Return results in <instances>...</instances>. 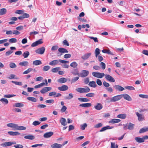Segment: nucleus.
<instances>
[{"label": "nucleus", "instance_id": "nucleus-1", "mask_svg": "<svg viewBox=\"0 0 148 148\" xmlns=\"http://www.w3.org/2000/svg\"><path fill=\"white\" fill-rule=\"evenodd\" d=\"M92 75L94 77L99 78H101L105 76V78L108 81L113 82L115 81L114 79L111 76L109 75H105L103 73L93 72L92 73Z\"/></svg>", "mask_w": 148, "mask_h": 148}, {"label": "nucleus", "instance_id": "nucleus-2", "mask_svg": "<svg viewBox=\"0 0 148 148\" xmlns=\"http://www.w3.org/2000/svg\"><path fill=\"white\" fill-rule=\"evenodd\" d=\"M75 90L78 92L81 93H87L90 92V89L87 86H85V88H79L75 89Z\"/></svg>", "mask_w": 148, "mask_h": 148}, {"label": "nucleus", "instance_id": "nucleus-3", "mask_svg": "<svg viewBox=\"0 0 148 148\" xmlns=\"http://www.w3.org/2000/svg\"><path fill=\"white\" fill-rule=\"evenodd\" d=\"M89 74V72L88 71L83 70L82 72L79 74V76L82 77H84L87 76Z\"/></svg>", "mask_w": 148, "mask_h": 148}, {"label": "nucleus", "instance_id": "nucleus-4", "mask_svg": "<svg viewBox=\"0 0 148 148\" xmlns=\"http://www.w3.org/2000/svg\"><path fill=\"white\" fill-rule=\"evenodd\" d=\"M45 50V47H42L36 50L35 52L37 53L42 54L44 53Z\"/></svg>", "mask_w": 148, "mask_h": 148}, {"label": "nucleus", "instance_id": "nucleus-5", "mask_svg": "<svg viewBox=\"0 0 148 148\" xmlns=\"http://www.w3.org/2000/svg\"><path fill=\"white\" fill-rule=\"evenodd\" d=\"M51 88L50 87H45L41 90L40 92L42 94H44L46 92L51 90Z\"/></svg>", "mask_w": 148, "mask_h": 148}, {"label": "nucleus", "instance_id": "nucleus-6", "mask_svg": "<svg viewBox=\"0 0 148 148\" xmlns=\"http://www.w3.org/2000/svg\"><path fill=\"white\" fill-rule=\"evenodd\" d=\"M121 97H123L125 100L129 101H131L132 100L131 97L128 94H124L121 95Z\"/></svg>", "mask_w": 148, "mask_h": 148}, {"label": "nucleus", "instance_id": "nucleus-7", "mask_svg": "<svg viewBox=\"0 0 148 148\" xmlns=\"http://www.w3.org/2000/svg\"><path fill=\"white\" fill-rule=\"evenodd\" d=\"M121 95H119L112 97V102H115L121 99L122 98Z\"/></svg>", "mask_w": 148, "mask_h": 148}, {"label": "nucleus", "instance_id": "nucleus-8", "mask_svg": "<svg viewBox=\"0 0 148 148\" xmlns=\"http://www.w3.org/2000/svg\"><path fill=\"white\" fill-rule=\"evenodd\" d=\"M53 134V132H47L45 133L43 137L45 138H47L50 137Z\"/></svg>", "mask_w": 148, "mask_h": 148}, {"label": "nucleus", "instance_id": "nucleus-9", "mask_svg": "<svg viewBox=\"0 0 148 148\" xmlns=\"http://www.w3.org/2000/svg\"><path fill=\"white\" fill-rule=\"evenodd\" d=\"M94 108L96 110H100L103 108V106L101 103H97L94 106Z\"/></svg>", "mask_w": 148, "mask_h": 148}, {"label": "nucleus", "instance_id": "nucleus-10", "mask_svg": "<svg viewBox=\"0 0 148 148\" xmlns=\"http://www.w3.org/2000/svg\"><path fill=\"white\" fill-rule=\"evenodd\" d=\"M68 87L66 85H63L62 86L58 87V89L62 91H64L67 90L68 89Z\"/></svg>", "mask_w": 148, "mask_h": 148}, {"label": "nucleus", "instance_id": "nucleus-11", "mask_svg": "<svg viewBox=\"0 0 148 148\" xmlns=\"http://www.w3.org/2000/svg\"><path fill=\"white\" fill-rule=\"evenodd\" d=\"M62 147V145L61 144L55 143L51 145V147L52 148H61Z\"/></svg>", "mask_w": 148, "mask_h": 148}, {"label": "nucleus", "instance_id": "nucleus-12", "mask_svg": "<svg viewBox=\"0 0 148 148\" xmlns=\"http://www.w3.org/2000/svg\"><path fill=\"white\" fill-rule=\"evenodd\" d=\"M136 114L138 117V119L139 121H142L144 120V117L142 114H139L138 112H137Z\"/></svg>", "mask_w": 148, "mask_h": 148}, {"label": "nucleus", "instance_id": "nucleus-13", "mask_svg": "<svg viewBox=\"0 0 148 148\" xmlns=\"http://www.w3.org/2000/svg\"><path fill=\"white\" fill-rule=\"evenodd\" d=\"M91 53H87L84 54L81 57V58L84 60H86L89 57L91 56Z\"/></svg>", "mask_w": 148, "mask_h": 148}, {"label": "nucleus", "instance_id": "nucleus-14", "mask_svg": "<svg viewBox=\"0 0 148 148\" xmlns=\"http://www.w3.org/2000/svg\"><path fill=\"white\" fill-rule=\"evenodd\" d=\"M114 128L113 126H106L102 127L100 130V132H103L107 130L110 129Z\"/></svg>", "mask_w": 148, "mask_h": 148}, {"label": "nucleus", "instance_id": "nucleus-15", "mask_svg": "<svg viewBox=\"0 0 148 148\" xmlns=\"http://www.w3.org/2000/svg\"><path fill=\"white\" fill-rule=\"evenodd\" d=\"M60 122L61 125L63 126L66 125L67 124L66 119L63 118H60Z\"/></svg>", "mask_w": 148, "mask_h": 148}, {"label": "nucleus", "instance_id": "nucleus-16", "mask_svg": "<svg viewBox=\"0 0 148 148\" xmlns=\"http://www.w3.org/2000/svg\"><path fill=\"white\" fill-rule=\"evenodd\" d=\"M16 128L15 129V130H25L26 129L25 127H24L23 126H18V125L16 124Z\"/></svg>", "mask_w": 148, "mask_h": 148}, {"label": "nucleus", "instance_id": "nucleus-17", "mask_svg": "<svg viewBox=\"0 0 148 148\" xmlns=\"http://www.w3.org/2000/svg\"><path fill=\"white\" fill-rule=\"evenodd\" d=\"M115 89L120 91H122L124 90V88L119 85H115L114 86Z\"/></svg>", "mask_w": 148, "mask_h": 148}, {"label": "nucleus", "instance_id": "nucleus-18", "mask_svg": "<svg viewBox=\"0 0 148 148\" xmlns=\"http://www.w3.org/2000/svg\"><path fill=\"white\" fill-rule=\"evenodd\" d=\"M121 120L119 119H114L111 120L109 122V123H118L120 122Z\"/></svg>", "mask_w": 148, "mask_h": 148}, {"label": "nucleus", "instance_id": "nucleus-19", "mask_svg": "<svg viewBox=\"0 0 148 148\" xmlns=\"http://www.w3.org/2000/svg\"><path fill=\"white\" fill-rule=\"evenodd\" d=\"M8 133L10 135L12 136L19 135L20 134L18 132L9 131L8 132Z\"/></svg>", "mask_w": 148, "mask_h": 148}, {"label": "nucleus", "instance_id": "nucleus-20", "mask_svg": "<svg viewBox=\"0 0 148 148\" xmlns=\"http://www.w3.org/2000/svg\"><path fill=\"white\" fill-rule=\"evenodd\" d=\"M92 106V104L90 103H86L80 104L79 105L80 107H82L85 108L90 107Z\"/></svg>", "mask_w": 148, "mask_h": 148}, {"label": "nucleus", "instance_id": "nucleus-21", "mask_svg": "<svg viewBox=\"0 0 148 148\" xmlns=\"http://www.w3.org/2000/svg\"><path fill=\"white\" fill-rule=\"evenodd\" d=\"M88 85L89 86L94 88L96 87L97 86V85L96 84L95 82L94 81L89 82V83L88 84Z\"/></svg>", "mask_w": 148, "mask_h": 148}, {"label": "nucleus", "instance_id": "nucleus-22", "mask_svg": "<svg viewBox=\"0 0 148 148\" xmlns=\"http://www.w3.org/2000/svg\"><path fill=\"white\" fill-rule=\"evenodd\" d=\"M59 61L58 60H54L49 63V64L51 66L56 65L59 63Z\"/></svg>", "mask_w": 148, "mask_h": 148}, {"label": "nucleus", "instance_id": "nucleus-23", "mask_svg": "<svg viewBox=\"0 0 148 148\" xmlns=\"http://www.w3.org/2000/svg\"><path fill=\"white\" fill-rule=\"evenodd\" d=\"M135 139L136 142L138 143H143L145 141V140H143V138L136 137L135 138Z\"/></svg>", "mask_w": 148, "mask_h": 148}, {"label": "nucleus", "instance_id": "nucleus-24", "mask_svg": "<svg viewBox=\"0 0 148 148\" xmlns=\"http://www.w3.org/2000/svg\"><path fill=\"white\" fill-rule=\"evenodd\" d=\"M67 81V79L64 77H61L59 79L58 81V82L63 83L66 82Z\"/></svg>", "mask_w": 148, "mask_h": 148}, {"label": "nucleus", "instance_id": "nucleus-25", "mask_svg": "<svg viewBox=\"0 0 148 148\" xmlns=\"http://www.w3.org/2000/svg\"><path fill=\"white\" fill-rule=\"evenodd\" d=\"M24 138L25 139L30 140H34L35 138V136L32 135L25 136Z\"/></svg>", "mask_w": 148, "mask_h": 148}, {"label": "nucleus", "instance_id": "nucleus-26", "mask_svg": "<svg viewBox=\"0 0 148 148\" xmlns=\"http://www.w3.org/2000/svg\"><path fill=\"white\" fill-rule=\"evenodd\" d=\"M58 51L61 53H68V51L65 49L63 48H60L58 49Z\"/></svg>", "mask_w": 148, "mask_h": 148}, {"label": "nucleus", "instance_id": "nucleus-27", "mask_svg": "<svg viewBox=\"0 0 148 148\" xmlns=\"http://www.w3.org/2000/svg\"><path fill=\"white\" fill-rule=\"evenodd\" d=\"M7 12V10L5 8L0 9V15H2L5 14Z\"/></svg>", "mask_w": 148, "mask_h": 148}, {"label": "nucleus", "instance_id": "nucleus-28", "mask_svg": "<svg viewBox=\"0 0 148 148\" xmlns=\"http://www.w3.org/2000/svg\"><path fill=\"white\" fill-rule=\"evenodd\" d=\"M1 145L3 147H6L7 146H11L10 144V142H7L3 143Z\"/></svg>", "mask_w": 148, "mask_h": 148}, {"label": "nucleus", "instance_id": "nucleus-29", "mask_svg": "<svg viewBox=\"0 0 148 148\" xmlns=\"http://www.w3.org/2000/svg\"><path fill=\"white\" fill-rule=\"evenodd\" d=\"M71 73L74 75H78L79 76V74L77 69H75L73 71L71 72Z\"/></svg>", "mask_w": 148, "mask_h": 148}, {"label": "nucleus", "instance_id": "nucleus-30", "mask_svg": "<svg viewBox=\"0 0 148 148\" xmlns=\"http://www.w3.org/2000/svg\"><path fill=\"white\" fill-rule=\"evenodd\" d=\"M135 125L131 123H130L128 125L127 129L130 130H132L134 129Z\"/></svg>", "mask_w": 148, "mask_h": 148}, {"label": "nucleus", "instance_id": "nucleus-31", "mask_svg": "<svg viewBox=\"0 0 148 148\" xmlns=\"http://www.w3.org/2000/svg\"><path fill=\"white\" fill-rule=\"evenodd\" d=\"M126 117V114H119L117 115V117L118 118L124 119Z\"/></svg>", "mask_w": 148, "mask_h": 148}, {"label": "nucleus", "instance_id": "nucleus-32", "mask_svg": "<svg viewBox=\"0 0 148 148\" xmlns=\"http://www.w3.org/2000/svg\"><path fill=\"white\" fill-rule=\"evenodd\" d=\"M78 100L81 101L87 102L89 101L90 100L86 98H79Z\"/></svg>", "mask_w": 148, "mask_h": 148}, {"label": "nucleus", "instance_id": "nucleus-33", "mask_svg": "<svg viewBox=\"0 0 148 148\" xmlns=\"http://www.w3.org/2000/svg\"><path fill=\"white\" fill-rule=\"evenodd\" d=\"M13 106L18 108H21L24 106V104L21 103H15Z\"/></svg>", "mask_w": 148, "mask_h": 148}, {"label": "nucleus", "instance_id": "nucleus-34", "mask_svg": "<svg viewBox=\"0 0 148 148\" xmlns=\"http://www.w3.org/2000/svg\"><path fill=\"white\" fill-rule=\"evenodd\" d=\"M70 65L73 68L75 69L76 68H77L78 65V64L76 62H73L71 63Z\"/></svg>", "mask_w": 148, "mask_h": 148}, {"label": "nucleus", "instance_id": "nucleus-35", "mask_svg": "<svg viewBox=\"0 0 148 148\" xmlns=\"http://www.w3.org/2000/svg\"><path fill=\"white\" fill-rule=\"evenodd\" d=\"M0 101L4 104H7L8 103L7 99L4 98H1L0 100Z\"/></svg>", "mask_w": 148, "mask_h": 148}, {"label": "nucleus", "instance_id": "nucleus-36", "mask_svg": "<svg viewBox=\"0 0 148 148\" xmlns=\"http://www.w3.org/2000/svg\"><path fill=\"white\" fill-rule=\"evenodd\" d=\"M29 63L27 61H23L20 62L19 63V65L21 66H26L28 65Z\"/></svg>", "mask_w": 148, "mask_h": 148}, {"label": "nucleus", "instance_id": "nucleus-37", "mask_svg": "<svg viewBox=\"0 0 148 148\" xmlns=\"http://www.w3.org/2000/svg\"><path fill=\"white\" fill-rule=\"evenodd\" d=\"M27 100L34 102H35L37 101L36 99L33 97H27Z\"/></svg>", "mask_w": 148, "mask_h": 148}, {"label": "nucleus", "instance_id": "nucleus-38", "mask_svg": "<svg viewBox=\"0 0 148 148\" xmlns=\"http://www.w3.org/2000/svg\"><path fill=\"white\" fill-rule=\"evenodd\" d=\"M41 64L42 62L40 60H36L33 62V64L36 66Z\"/></svg>", "mask_w": 148, "mask_h": 148}, {"label": "nucleus", "instance_id": "nucleus-39", "mask_svg": "<svg viewBox=\"0 0 148 148\" xmlns=\"http://www.w3.org/2000/svg\"><path fill=\"white\" fill-rule=\"evenodd\" d=\"M7 126L9 127L16 128V124L13 123H9L7 124Z\"/></svg>", "mask_w": 148, "mask_h": 148}, {"label": "nucleus", "instance_id": "nucleus-40", "mask_svg": "<svg viewBox=\"0 0 148 148\" xmlns=\"http://www.w3.org/2000/svg\"><path fill=\"white\" fill-rule=\"evenodd\" d=\"M148 131V127L146 128H143L140 129L139 131V133H142L146 132Z\"/></svg>", "mask_w": 148, "mask_h": 148}, {"label": "nucleus", "instance_id": "nucleus-41", "mask_svg": "<svg viewBox=\"0 0 148 148\" xmlns=\"http://www.w3.org/2000/svg\"><path fill=\"white\" fill-rule=\"evenodd\" d=\"M60 70V67H57L52 69L51 70V71L53 73H57Z\"/></svg>", "mask_w": 148, "mask_h": 148}, {"label": "nucleus", "instance_id": "nucleus-42", "mask_svg": "<svg viewBox=\"0 0 148 148\" xmlns=\"http://www.w3.org/2000/svg\"><path fill=\"white\" fill-rule=\"evenodd\" d=\"M29 55V52L27 51H25L23 54V56L24 58H27Z\"/></svg>", "mask_w": 148, "mask_h": 148}, {"label": "nucleus", "instance_id": "nucleus-43", "mask_svg": "<svg viewBox=\"0 0 148 148\" xmlns=\"http://www.w3.org/2000/svg\"><path fill=\"white\" fill-rule=\"evenodd\" d=\"M45 84L44 82L38 85L35 86H34V88H39L43 86Z\"/></svg>", "mask_w": 148, "mask_h": 148}, {"label": "nucleus", "instance_id": "nucleus-44", "mask_svg": "<svg viewBox=\"0 0 148 148\" xmlns=\"http://www.w3.org/2000/svg\"><path fill=\"white\" fill-rule=\"evenodd\" d=\"M95 57L97 58L98 55L100 54V50L99 48H96L95 51Z\"/></svg>", "mask_w": 148, "mask_h": 148}, {"label": "nucleus", "instance_id": "nucleus-45", "mask_svg": "<svg viewBox=\"0 0 148 148\" xmlns=\"http://www.w3.org/2000/svg\"><path fill=\"white\" fill-rule=\"evenodd\" d=\"M73 97V95L72 93H69V94L68 96H66L64 97L65 99H70Z\"/></svg>", "mask_w": 148, "mask_h": 148}, {"label": "nucleus", "instance_id": "nucleus-46", "mask_svg": "<svg viewBox=\"0 0 148 148\" xmlns=\"http://www.w3.org/2000/svg\"><path fill=\"white\" fill-rule=\"evenodd\" d=\"M33 69L32 68H29L27 70L25 71L23 73V74H27L29 73L31 71L33 70Z\"/></svg>", "mask_w": 148, "mask_h": 148}, {"label": "nucleus", "instance_id": "nucleus-47", "mask_svg": "<svg viewBox=\"0 0 148 148\" xmlns=\"http://www.w3.org/2000/svg\"><path fill=\"white\" fill-rule=\"evenodd\" d=\"M111 148H118V145H116L114 143L111 142Z\"/></svg>", "mask_w": 148, "mask_h": 148}, {"label": "nucleus", "instance_id": "nucleus-48", "mask_svg": "<svg viewBox=\"0 0 148 148\" xmlns=\"http://www.w3.org/2000/svg\"><path fill=\"white\" fill-rule=\"evenodd\" d=\"M103 125L102 123H99L95 125L94 126V127L95 128H98L102 127Z\"/></svg>", "mask_w": 148, "mask_h": 148}, {"label": "nucleus", "instance_id": "nucleus-49", "mask_svg": "<svg viewBox=\"0 0 148 148\" xmlns=\"http://www.w3.org/2000/svg\"><path fill=\"white\" fill-rule=\"evenodd\" d=\"M95 95V93H89L87 94L86 96L87 97H94Z\"/></svg>", "mask_w": 148, "mask_h": 148}, {"label": "nucleus", "instance_id": "nucleus-50", "mask_svg": "<svg viewBox=\"0 0 148 148\" xmlns=\"http://www.w3.org/2000/svg\"><path fill=\"white\" fill-rule=\"evenodd\" d=\"M10 67L12 69H14L16 67V64L13 62H11L9 64Z\"/></svg>", "mask_w": 148, "mask_h": 148}, {"label": "nucleus", "instance_id": "nucleus-51", "mask_svg": "<svg viewBox=\"0 0 148 148\" xmlns=\"http://www.w3.org/2000/svg\"><path fill=\"white\" fill-rule=\"evenodd\" d=\"M12 83L14 84H15L16 85H18L19 86H22V83L21 82H15L14 81H11Z\"/></svg>", "mask_w": 148, "mask_h": 148}, {"label": "nucleus", "instance_id": "nucleus-52", "mask_svg": "<svg viewBox=\"0 0 148 148\" xmlns=\"http://www.w3.org/2000/svg\"><path fill=\"white\" fill-rule=\"evenodd\" d=\"M9 42L11 43H15L17 42V40L15 38H12L9 40Z\"/></svg>", "mask_w": 148, "mask_h": 148}, {"label": "nucleus", "instance_id": "nucleus-53", "mask_svg": "<svg viewBox=\"0 0 148 148\" xmlns=\"http://www.w3.org/2000/svg\"><path fill=\"white\" fill-rule=\"evenodd\" d=\"M100 65L103 70H104L106 68V64L104 62H101L100 64Z\"/></svg>", "mask_w": 148, "mask_h": 148}, {"label": "nucleus", "instance_id": "nucleus-54", "mask_svg": "<svg viewBox=\"0 0 148 148\" xmlns=\"http://www.w3.org/2000/svg\"><path fill=\"white\" fill-rule=\"evenodd\" d=\"M16 95H4V97L5 98H10L15 96Z\"/></svg>", "mask_w": 148, "mask_h": 148}, {"label": "nucleus", "instance_id": "nucleus-55", "mask_svg": "<svg viewBox=\"0 0 148 148\" xmlns=\"http://www.w3.org/2000/svg\"><path fill=\"white\" fill-rule=\"evenodd\" d=\"M79 79V77H75L72 79L71 82L72 83H74L78 80Z\"/></svg>", "mask_w": 148, "mask_h": 148}, {"label": "nucleus", "instance_id": "nucleus-56", "mask_svg": "<svg viewBox=\"0 0 148 148\" xmlns=\"http://www.w3.org/2000/svg\"><path fill=\"white\" fill-rule=\"evenodd\" d=\"M50 67L49 66H45L43 67V71H48Z\"/></svg>", "mask_w": 148, "mask_h": 148}, {"label": "nucleus", "instance_id": "nucleus-57", "mask_svg": "<svg viewBox=\"0 0 148 148\" xmlns=\"http://www.w3.org/2000/svg\"><path fill=\"white\" fill-rule=\"evenodd\" d=\"M87 124L86 123H84V124L81 125V128L82 130H85V128L87 127Z\"/></svg>", "mask_w": 148, "mask_h": 148}, {"label": "nucleus", "instance_id": "nucleus-58", "mask_svg": "<svg viewBox=\"0 0 148 148\" xmlns=\"http://www.w3.org/2000/svg\"><path fill=\"white\" fill-rule=\"evenodd\" d=\"M46 107V106L44 104H39L37 106V108H44Z\"/></svg>", "mask_w": 148, "mask_h": 148}, {"label": "nucleus", "instance_id": "nucleus-59", "mask_svg": "<svg viewBox=\"0 0 148 148\" xmlns=\"http://www.w3.org/2000/svg\"><path fill=\"white\" fill-rule=\"evenodd\" d=\"M139 96V97L142 98H148V95H147L140 94Z\"/></svg>", "mask_w": 148, "mask_h": 148}, {"label": "nucleus", "instance_id": "nucleus-60", "mask_svg": "<svg viewBox=\"0 0 148 148\" xmlns=\"http://www.w3.org/2000/svg\"><path fill=\"white\" fill-rule=\"evenodd\" d=\"M41 122L38 121H35L33 122L32 124L36 126L39 125L40 123Z\"/></svg>", "mask_w": 148, "mask_h": 148}, {"label": "nucleus", "instance_id": "nucleus-61", "mask_svg": "<svg viewBox=\"0 0 148 148\" xmlns=\"http://www.w3.org/2000/svg\"><path fill=\"white\" fill-rule=\"evenodd\" d=\"M125 88L127 89L130 90H134L135 89L134 88L133 86H127L125 87Z\"/></svg>", "mask_w": 148, "mask_h": 148}, {"label": "nucleus", "instance_id": "nucleus-62", "mask_svg": "<svg viewBox=\"0 0 148 148\" xmlns=\"http://www.w3.org/2000/svg\"><path fill=\"white\" fill-rule=\"evenodd\" d=\"M96 82L97 84L99 86H101L102 84V83L101 80L99 79H97L96 80Z\"/></svg>", "mask_w": 148, "mask_h": 148}, {"label": "nucleus", "instance_id": "nucleus-63", "mask_svg": "<svg viewBox=\"0 0 148 148\" xmlns=\"http://www.w3.org/2000/svg\"><path fill=\"white\" fill-rule=\"evenodd\" d=\"M67 109L66 107L64 106H63L62 107V108L61 109V111L62 112H64Z\"/></svg>", "mask_w": 148, "mask_h": 148}, {"label": "nucleus", "instance_id": "nucleus-64", "mask_svg": "<svg viewBox=\"0 0 148 148\" xmlns=\"http://www.w3.org/2000/svg\"><path fill=\"white\" fill-rule=\"evenodd\" d=\"M14 147L15 148H23V146L21 145L17 144L14 145Z\"/></svg>", "mask_w": 148, "mask_h": 148}]
</instances>
